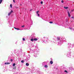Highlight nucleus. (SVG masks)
<instances>
[{
	"label": "nucleus",
	"mask_w": 74,
	"mask_h": 74,
	"mask_svg": "<svg viewBox=\"0 0 74 74\" xmlns=\"http://www.w3.org/2000/svg\"><path fill=\"white\" fill-rule=\"evenodd\" d=\"M12 12H13V11H12V10H11V11L9 13H8V16H10Z\"/></svg>",
	"instance_id": "nucleus-1"
},
{
	"label": "nucleus",
	"mask_w": 74,
	"mask_h": 74,
	"mask_svg": "<svg viewBox=\"0 0 74 74\" xmlns=\"http://www.w3.org/2000/svg\"><path fill=\"white\" fill-rule=\"evenodd\" d=\"M67 12L68 13L69 16V17H70V16H71V15H70V13H69V11H68Z\"/></svg>",
	"instance_id": "nucleus-2"
},
{
	"label": "nucleus",
	"mask_w": 74,
	"mask_h": 74,
	"mask_svg": "<svg viewBox=\"0 0 74 74\" xmlns=\"http://www.w3.org/2000/svg\"><path fill=\"white\" fill-rule=\"evenodd\" d=\"M14 29H16V30H20V29H19V28H16V27H14Z\"/></svg>",
	"instance_id": "nucleus-3"
},
{
	"label": "nucleus",
	"mask_w": 74,
	"mask_h": 74,
	"mask_svg": "<svg viewBox=\"0 0 74 74\" xmlns=\"http://www.w3.org/2000/svg\"><path fill=\"white\" fill-rule=\"evenodd\" d=\"M58 40V41H59L60 40V37H58L57 38Z\"/></svg>",
	"instance_id": "nucleus-4"
},
{
	"label": "nucleus",
	"mask_w": 74,
	"mask_h": 74,
	"mask_svg": "<svg viewBox=\"0 0 74 74\" xmlns=\"http://www.w3.org/2000/svg\"><path fill=\"white\" fill-rule=\"evenodd\" d=\"M26 65L27 66H29V63H26Z\"/></svg>",
	"instance_id": "nucleus-5"
},
{
	"label": "nucleus",
	"mask_w": 74,
	"mask_h": 74,
	"mask_svg": "<svg viewBox=\"0 0 74 74\" xmlns=\"http://www.w3.org/2000/svg\"><path fill=\"white\" fill-rule=\"evenodd\" d=\"M50 63L51 64H53V61H50Z\"/></svg>",
	"instance_id": "nucleus-6"
},
{
	"label": "nucleus",
	"mask_w": 74,
	"mask_h": 74,
	"mask_svg": "<svg viewBox=\"0 0 74 74\" xmlns=\"http://www.w3.org/2000/svg\"><path fill=\"white\" fill-rule=\"evenodd\" d=\"M64 8L65 9H68V7H64Z\"/></svg>",
	"instance_id": "nucleus-7"
},
{
	"label": "nucleus",
	"mask_w": 74,
	"mask_h": 74,
	"mask_svg": "<svg viewBox=\"0 0 74 74\" xmlns=\"http://www.w3.org/2000/svg\"><path fill=\"white\" fill-rule=\"evenodd\" d=\"M69 29H71V31H72V30H73V28H72L69 27Z\"/></svg>",
	"instance_id": "nucleus-8"
},
{
	"label": "nucleus",
	"mask_w": 74,
	"mask_h": 74,
	"mask_svg": "<svg viewBox=\"0 0 74 74\" xmlns=\"http://www.w3.org/2000/svg\"><path fill=\"white\" fill-rule=\"evenodd\" d=\"M21 62V63H24V62H25V61H24V60H22Z\"/></svg>",
	"instance_id": "nucleus-9"
},
{
	"label": "nucleus",
	"mask_w": 74,
	"mask_h": 74,
	"mask_svg": "<svg viewBox=\"0 0 74 74\" xmlns=\"http://www.w3.org/2000/svg\"><path fill=\"white\" fill-rule=\"evenodd\" d=\"M34 41H37L38 39L37 38H34Z\"/></svg>",
	"instance_id": "nucleus-10"
},
{
	"label": "nucleus",
	"mask_w": 74,
	"mask_h": 74,
	"mask_svg": "<svg viewBox=\"0 0 74 74\" xmlns=\"http://www.w3.org/2000/svg\"><path fill=\"white\" fill-rule=\"evenodd\" d=\"M2 1H3V0H0V4H1V3H2Z\"/></svg>",
	"instance_id": "nucleus-11"
},
{
	"label": "nucleus",
	"mask_w": 74,
	"mask_h": 74,
	"mask_svg": "<svg viewBox=\"0 0 74 74\" xmlns=\"http://www.w3.org/2000/svg\"><path fill=\"white\" fill-rule=\"evenodd\" d=\"M31 41H34V39L33 38L31 39Z\"/></svg>",
	"instance_id": "nucleus-12"
},
{
	"label": "nucleus",
	"mask_w": 74,
	"mask_h": 74,
	"mask_svg": "<svg viewBox=\"0 0 74 74\" xmlns=\"http://www.w3.org/2000/svg\"><path fill=\"white\" fill-rule=\"evenodd\" d=\"M11 8H12V4H11L10 5Z\"/></svg>",
	"instance_id": "nucleus-13"
},
{
	"label": "nucleus",
	"mask_w": 74,
	"mask_h": 74,
	"mask_svg": "<svg viewBox=\"0 0 74 74\" xmlns=\"http://www.w3.org/2000/svg\"><path fill=\"white\" fill-rule=\"evenodd\" d=\"M38 12H39V11H38L36 12V14H38Z\"/></svg>",
	"instance_id": "nucleus-14"
},
{
	"label": "nucleus",
	"mask_w": 74,
	"mask_h": 74,
	"mask_svg": "<svg viewBox=\"0 0 74 74\" xmlns=\"http://www.w3.org/2000/svg\"><path fill=\"white\" fill-rule=\"evenodd\" d=\"M15 66V63H14L13 64V66Z\"/></svg>",
	"instance_id": "nucleus-15"
},
{
	"label": "nucleus",
	"mask_w": 74,
	"mask_h": 74,
	"mask_svg": "<svg viewBox=\"0 0 74 74\" xmlns=\"http://www.w3.org/2000/svg\"><path fill=\"white\" fill-rule=\"evenodd\" d=\"M61 2L62 3H64V1H63V0H62Z\"/></svg>",
	"instance_id": "nucleus-16"
},
{
	"label": "nucleus",
	"mask_w": 74,
	"mask_h": 74,
	"mask_svg": "<svg viewBox=\"0 0 74 74\" xmlns=\"http://www.w3.org/2000/svg\"><path fill=\"white\" fill-rule=\"evenodd\" d=\"M45 67L46 68H47V67H48V66H47V65H46L45 66Z\"/></svg>",
	"instance_id": "nucleus-17"
},
{
	"label": "nucleus",
	"mask_w": 74,
	"mask_h": 74,
	"mask_svg": "<svg viewBox=\"0 0 74 74\" xmlns=\"http://www.w3.org/2000/svg\"><path fill=\"white\" fill-rule=\"evenodd\" d=\"M49 23H53V22L50 21V22H49Z\"/></svg>",
	"instance_id": "nucleus-18"
},
{
	"label": "nucleus",
	"mask_w": 74,
	"mask_h": 74,
	"mask_svg": "<svg viewBox=\"0 0 74 74\" xmlns=\"http://www.w3.org/2000/svg\"><path fill=\"white\" fill-rule=\"evenodd\" d=\"M65 72L66 73H68V72H67V71H66V70L65 71Z\"/></svg>",
	"instance_id": "nucleus-19"
},
{
	"label": "nucleus",
	"mask_w": 74,
	"mask_h": 74,
	"mask_svg": "<svg viewBox=\"0 0 74 74\" xmlns=\"http://www.w3.org/2000/svg\"><path fill=\"white\" fill-rule=\"evenodd\" d=\"M23 41H25V38H23Z\"/></svg>",
	"instance_id": "nucleus-20"
},
{
	"label": "nucleus",
	"mask_w": 74,
	"mask_h": 74,
	"mask_svg": "<svg viewBox=\"0 0 74 74\" xmlns=\"http://www.w3.org/2000/svg\"><path fill=\"white\" fill-rule=\"evenodd\" d=\"M12 61H13V60H12V59H11L10 60V61L12 62Z\"/></svg>",
	"instance_id": "nucleus-21"
},
{
	"label": "nucleus",
	"mask_w": 74,
	"mask_h": 74,
	"mask_svg": "<svg viewBox=\"0 0 74 74\" xmlns=\"http://www.w3.org/2000/svg\"><path fill=\"white\" fill-rule=\"evenodd\" d=\"M10 64V63L9 62L7 63V64Z\"/></svg>",
	"instance_id": "nucleus-22"
},
{
	"label": "nucleus",
	"mask_w": 74,
	"mask_h": 74,
	"mask_svg": "<svg viewBox=\"0 0 74 74\" xmlns=\"http://www.w3.org/2000/svg\"><path fill=\"white\" fill-rule=\"evenodd\" d=\"M13 2L14 3H15V0H13Z\"/></svg>",
	"instance_id": "nucleus-23"
},
{
	"label": "nucleus",
	"mask_w": 74,
	"mask_h": 74,
	"mask_svg": "<svg viewBox=\"0 0 74 74\" xmlns=\"http://www.w3.org/2000/svg\"><path fill=\"white\" fill-rule=\"evenodd\" d=\"M13 69H16V67H14L13 68Z\"/></svg>",
	"instance_id": "nucleus-24"
},
{
	"label": "nucleus",
	"mask_w": 74,
	"mask_h": 74,
	"mask_svg": "<svg viewBox=\"0 0 74 74\" xmlns=\"http://www.w3.org/2000/svg\"><path fill=\"white\" fill-rule=\"evenodd\" d=\"M25 27V25H24L22 26V27Z\"/></svg>",
	"instance_id": "nucleus-25"
},
{
	"label": "nucleus",
	"mask_w": 74,
	"mask_h": 74,
	"mask_svg": "<svg viewBox=\"0 0 74 74\" xmlns=\"http://www.w3.org/2000/svg\"><path fill=\"white\" fill-rule=\"evenodd\" d=\"M42 1L40 2V3H41L42 4Z\"/></svg>",
	"instance_id": "nucleus-26"
},
{
	"label": "nucleus",
	"mask_w": 74,
	"mask_h": 74,
	"mask_svg": "<svg viewBox=\"0 0 74 74\" xmlns=\"http://www.w3.org/2000/svg\"><path fill=\"white\" fill-rule=\"evenodd\" d=\"M71 18H73V19H74V17L72 16V17H71Z\"/></svg>",
	"instance_id": "nucleus-27"
},
{
	"label": "nucleus",
	"mask_w": 74,
	"mask_h": 74,
	"mask_svg": "<svg viewBox=\"0 0 74 74\" xmlns=\"http://www.w3.org/2000/svg\"><path fill=\"white\" fill-rule=\"evenodd\" d=\"M37 15H38V16H40V15L39 14H37Z\"/></svg>",
	"instance_id": "nucleus-28"
},
{
	"label": "nucleus",
	"mask_w": 74,
	"mask_h": 74,
	"mask_svg": "<svg viewBox=\"0 0 74 74\" xmlns=\"http://www.w3.org/2000/svg\"><path fill=\"white\" fill-rule=\"evenodd\" d=\"M5 64H7V63H5Z\"/></svg>",
	"instance_id": "nucleus-29"
},
{
	"label": "nucleus",
	"mask_w": 74,
	"mask_h": 74,
	"mask_svg": "<svg viewBox=\"0 0 74 74\" xmlns=\"http://www.w3.org/2000/svg\"><path fill=\"white\" fill-rule=\"evenodd\" d=\"M16 8H18V7H16Z\"/></svg>",
	"instance_id": "nucleus-30"
},
{
	"label": "nucleus",
	"mask_w": 74,
	"mask_h": 74,
	"mask_svg": "<svg viewBox=\"0 0 74 74\" xmlns=\"http://www.w3.org/2000/svg\"><path fill=\"white\" fill-rule=\"evenodd\" d=\"M71 11H73H73H74V10H71Z\"/></svg>",
	"instance_id": "nucleus-31"
},
{
	"label": "nucleus",
	"mask_w": 74,
	"mask_h": 74,
	"mask_svg": "<svg viewBox=\"0 0 74 74\" xmlns=\"http://www.w3.org/2000/svg\"><path fill=\"white\" fill-rule=\"evenodd\" d=\"M32 10H30V11H31Z\"/></svg>",
	"instance_id": "nucleus-32"
},
{
	"label": "nucleus",
	"mask_w": 74,
	"mask_h": 74,
	"mask_svg": "<svg viewBox=\"0 0 74 74\" xmlns=\"http://www.w3.org/2000/svg\"><path fill=\"white\" fill-rule=\"evenodd\" d=\"M71 22H73L72 21H71Z\"/></svg>",
	"instance_id": "nucleus-33"
}]
</instances>
